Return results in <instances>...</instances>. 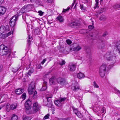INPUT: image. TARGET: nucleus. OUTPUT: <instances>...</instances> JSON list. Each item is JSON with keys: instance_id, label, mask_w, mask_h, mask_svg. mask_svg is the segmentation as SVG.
Listing matches in <instances>:
<instances>
[{"instance_id": "e433bc0d", "label": "nucleus", "mask_w": 120, "mask_h": 120, "mask_svg": "<svg viewBox=\"0 0 120 120\" xmlns=\"http://www.w3.org/2000/svg\"><path fill=\"white\" fill-rule=\"evenodd\" d=\"M93 85L94 87L98 88L99 87V86L95 81L93 82Z\"/></svg>"}, {"instance_id": "f704fd0d", "label": "nucleus", "mask_w": 120, "mask_h": 120, "mask_svg": "<svg viewBox=\"0 0 120 120\" xmlns=\"http://www.w3.org/2000/svg\"><path fill=\"white\" fill-rule=\"evenodd\" d=\"M21 97L23 99H25L26 97V94L25 93H23Z\"/></svg>"}, {"instance_id": "49530a36", "label": "nucleus", "mask_w": 120, "mask_h": 120, "mask_svg": "<svg viewBox=\"0 0 120 120\" xmlns=\"http://www.w3.org/2000/svg\"><path fill=\"white\" fill-rule=\"evenodd\" d=\"M37 92L35 90V91L34 92V94L33 95V97L35 98V97H36L37 96Z\"/></svg>"}, {"instance_id": "0e129e2a", "label": "nucleus", "mask_w": 120, "mask_h": 120, "mask_svg": "<svg viewBox=\"0 0 120 120\" xmlns=\"http://www.w3.org/2000/svg\"><path fill=\"white\" fill-rule=\"evenodd\" d=\"M3 106H0V110L1 109H2V108H3Z\"/></svg>"}, {"instance_id": "9b49d317", "label": "nucleus", "mask_w": 120, "mask_h": 120, "mask_svg": "<svg viewBox=\"0 0 120 120\" xmlns=\"http://www.w3.org/2000/svg\"><path fill=\"white\" fill-rule=\"evenodd\" d=\"M32 104L31 101L30 100H28L26 101L25 103V105L26 109H28L30 107Z\"/></svg>"}, {"instance_id": "cd10ccee", "label": "nucleus", "mask_w": 120, "mask_h": 120, "mask_svg": "<svg viewBox=\"0 0 120 120\" xmlns=\"http://www.w3.org/2000/svg\"><path fill=\"white\" fill-rule=\"evenodd\" d=\"M34 71V70L33 68H32L30 70H29L27 74L30 75Z\"/></svg>"}, {"instance_id": "4d7b16f0", "label": "nucleus", "mask_w": 120, "mask_h": 120, "mask_svg": "<svg viewBox=\"0 0 120 120\" xmlns=\"http://www.w3.org/2000/svg\"><path fill=\"white\" fill-rule=\"evenodd\" d=\"M67 11V10L66 9H64L63 11H62V13L65 12L66 11Z\"/></svg>"}, {"instance_id": "dca6fc26", "label": "nucleus", "mask_w": 120, "mask_h": 120, "mask_svg": "<svg viewBox=\"0 0 120 120\" xmlns=\"http://www.w3.org/2000/svg\"><path fill=\"white\" fill-rule=\"evenodd\" d=\"M106 66L105 64H103L100 67L99 70L105 72L106 69Z\"/></svg>"}, {"instance_id": "c756f323", "label": "nucleus", "mask_w": 120, "mask_h": 120, "mask_svg": "<svg viewBox=\"0 0 120 120\" xmlns=\"http://www.w3.org/2000/svg\"><path fill=\"white\" fill-rule=\"evenodd\" d=\"M18 118L17 116L14 114L12 116L11 118L12 120H17L18 119Z\"/></svg>"}, {"instance_id": "72a5a7b5", "label": "nucleus", "mask_w": 120, "mask_h": 120, "mask_svg": "<svg viewBox=\"0 0 120 120\" xmlns=\"http://www.w3.org/2000/svg\"><path fill=\"white\" fill-rule=\"evenodd\" d=\"M81 48L79 46H78L76 47H75L74 48V50H76L77 51H79L80 50Z\"/></svg>"}, {"instance_id": "8fccbe9b", "label": "nucleus", "mask_w": 120, "mask_h": 120, "mask_svg": "<svg viewBox=\"0 0 120 120\" xmlns=\"http://www.w3.org/2000/svg\"><path fill=\"white\" fill-rule=\"evenodd\" d=\"M46 59H43L42 61L41 62V64H43L46 61Z\"/></svg>"}, {"instance_id": "f3484780", "label": "nucleus", "mask_w": 120, "mask_h": 120, "mask_svg": "<svg viewBox=\"0 0 120 120\" xmlns=\"http://www.w3.org/2000/svg\"><path fill=\"white\" fill-rule=\"evenodd\" d=\"M23 90L21 88L17 89L15 90V92L18 94H21L23 92Z\"/></svg>"}, {"instance_id": "6e6d98bb", "label": "nucleus", "mask_w": 120, "mask_h": 120, "mask_svg": "<svg viewBox=\"0 0 120 120\" xmlns=\"http://www.w3.org/2000/svg\"><path fill=\"white\" fill-rule=\"evenodd\" d=\"M4 0H0V5H1L3 3Z\"/></svg>"}, {"instance_id": "864d4df0", "label": "nucleus", "mask_w": 120, "mask_h": 120, "mask_svg": "<svg viewBox=\"0 0 120 120\" xmlns=\"http://www.w3.org/2000/svg\"><path fill=\"white\" fill-rule=\"evenodd\" d=\"M103 10H104V9L103 8H101V10L100 11H99V13H102L103 12Z\"/></svg>"}, {"instance_id": "58836bf2", "label": "nucleus", "mask_w": 120, "mask_h": 120, "mask_svg": "<svg viewBox=\"0 0 120 120\" xmlns=\"http://www.w3.org/2000/svg\"><path fill=\"white\" fill-rule=\"evenodd\" d=\"M80 8L82 10H85L86 9L85 7L83 6V4H80Z\"/></svg>"}, {"instance_id": "e2e57ef3", "label": "nucleus", "mask_w": 120, "mask_h": 120, "mask_svg": "<svg viewBox=\"0 0 120 120\" xmlns=\"http://www.w3.org/2000/svg\"><path fill=\"white\" fill-rule=\"evenodd\" d=\"M62 120H69L68 119L64 118Z\"/></svg>"}, {"instance_id": "338daca9", "label": "nucleus", "mask_w": 120, "mask_h": 120, "mask_svg": "<svg viewBox=\"0 0 120 120\" xmlns=\"http://www.w3.org/2000/svg\"><path fill=\"white\" fill-rule=\"evenodd\" d=\"M70 9V8L69 7V8H68L66 9H67V10L68 11V10H69Z\"/></svg>"}, {"instance_id": "39448f33", "label": "nucleus", "mask_w": 120, "mask_h": 120, "mask_svg": "<svg viewBox=\"0 0 120 120\" xmlns=\"http://www.w3.org/2000/svg\"><path fill=\"white\" fill-rule=\"evenodd\" d=\"M17 17L16 16H13L11 19L10 21V26L12 27H14L16 25V22L17 19Z\"/></svg>"}, {"instance_id": "473e14b6", "label": "nucleus", "mask_w": 120, "mask_h": 120, "mask_svg": "<svg viewBox=\"0 0 120 120\" xmlns=\"http://www.w3.org/2000/svg\"><path fill=\"white\" fill-rule=\"evenodd\" d=\"M66 99V98H62L60 97L59 99L61 102L64 101Z\"/></svg>"}, {"instance_id": "2eb2a0df", "label": "nucleus", "mask_w": 120, "mask_h": 120, "mask_svg": "<svg viewBox=\"0 0 120 120\" xmlns=\"http://www.w3.org/2000/svg\"><path fill=\"white\" fill-rule=\"evenodd\" d=\"M72 89L74 91H77L80 89L79 86L78 84H77L74 86H72Z\"/></svg>"}, {"instance_id": "6e6552de", "label": "nucleus", "mask_w": 120, "mask_h": 120, "mask_svg": "<svg viewBox=\"0 0 120 120\" xmlns=\"http://www.w3.org/2000/svg\"><path fill=\"white\" fill-rule=\"evenodd\" d=\"M26 113L28 114H33L37 112L32 107H30L28 108V109H26Z\"/></svg>"}, {"instance_id": "4be33fe9", "label": "nucleus", "mask_w": 120, "mask_h": 120, "mask_svg": "<svg viewBox=\"0 0 120 120\" xmlns=\"http://www.w3.org/2000/svg\"><path fill=\"white\" fill-rule=\"evenodd\" d=\"M57 19L60 22H63L64 20L63 17L60 15H59Z\"/></svg>"}, {"instance_id": "b1692460", "label": "nucleus", "mask_w": 120, "mask_h": 120, "mask_svg": "<svg viewBox=\"0 0 120 120\" xmlns=\"http://www.w3.org/2000/svg\"><path fill=\"white\" fill-rule=\"evenodd\" d=\"M105 72L99 70V74L101 77H103L105 75Z\"/></svg>"}, {"instance_id": "09e8293b", "label": "nucleus", "mask_w": 120, "mask_h": 120, "mask_svg": "<svg viewBox=\"0 0 120 120\" xmlns=\"http://www.w3.org/2000/svg\"><path fill=\"white\" fill-rule=\"evenodd\" d=\"M107 34V32H105L103 34L102 36L103 37H105Z\"/></svg>"}, {"instance_id": "bf43d9fd", "label": "nucleus", "mask_w": 120, "mask_h": 120, "mask_svg": "<svg viewBox=\"0 0 120 120\" xmlns=\"http://www.w3.org/2000/svg\"><path fill=\"white\" fill-rule=\"evenodd\" d=\"M52 1V0H47V2L48 3H50V2Z\"/></svg>"}, {"instance_id": "f8f14e48", "label": "nucleus", "mask_w": 120, "mask_h": 120, "mask_svg": "<svg viewBox=\"0 0 120 120\" xmlns=\"http://www.w3.org/2000/svg\"><path fill=\"white\" fill-rule=\"evenodd\" d=\"M57 79L56 77H53L51 78L49 80L50 83L53 84H55L57 81Z\"/></svg>"}, {"instance_id": "a878e982", "label": "nucleus", "mask_w": 120, "mask_h": 120, "mask_svg": "<svg viewBox=\"0 0 120 120\" xmlns=\"http://www.w3.org/2000/svg\"><path fill=\"white\" fill-rule=\"evenodd\" d=\"M106 19V17L104 15H102L101 16L100 18V19L101 20L104 21Z\"/></svg>"}, {"instance_id": "69168bd1", "label": "nucleus", "mask_w": 120, "mask_h": 120, "mask_svg": "<svg viewBox=\"0 0 120 120\" xmlns=\"http://www.w3.org/2000/svg\"><path fill=\"white\" fill-rule=\"evenodd\" d=\"M117 91L118 92L119 94H120V91L119 90H117Z\"/></svg>"}, {"instance_id": "f03ea898", "label": "nucleus", "mask_w": 120, "mask_h": 120, "mask_svg": "<svg viewBox=\"0 0 120 120\" xmlns=\"http://www.w3.org/2000/svg\"><path fill=\"white\" fill-rule=\"evenodd\" d=\"M117 55L115 54L113 51H110L107 52L105 55V56L108 61H112L114 64L116 61V57Z\"/></svg>"}, {"instance_id": "13d9d810", "label": "nucleus", "mask_w": 120, "mask_h": 120, "mask_svg": "<svg viewBox=\"0 0 120 120\" xmlns=\"http://www.w3.org/2000/svg\"><path fill=\"white\" fill-rule=\"evenodd\" d=\"M46 82L45 81H44L43 82L44 86H46Z\"/></svg>"}, {"instance_id": "3c124183", "label": "nucleus", "mask_w": 120, "mask_h": 120, "mask_svg": "<svg viewBox=\"0 0 120 120\" xmlns=\"http://www.w3.org/2000/svg\"><path fill=\"white\" fill-rule=\"evenodd\" d=\"M41 67V66L40 64H38V66L37 67V68L38 69H40Z\"/></svg>"}, {"instance_id": "7c9ffc66", "label": "nucleus", "mask_w": 120, "mask_h": 120, "mask_svg": "<svg viewBox=\"0 0 120 120\" xmlns=\"http://www.w3.org/2000/svg\"><path fill=\"white\" fill-rule=\"evenodd\" d=\"M95 1L96 2V3L95 4V6L94 8L95 9L96 8L98 7V0H95Z\"/></svg>"}, {"instance_id": "f257e3e1", "label": "nucleus", "mask_w": 120, "mask_h": 120, "mask_svg": "<svg viewBox=\"0 0 120 120\" xmlns=\"http://www.w3.org/2000/svg\"><path fill=\"white\" fill-rule=\"evenodd\" d=\"M12 33L9 26L6 25L5 27L3 26H1L0 28V35H5L7 37L10 35Z\"/></svg>"}, {"instance_id": "c9c22d12", "label": "nucleus", "mask_w": 120, "mask_h": 120, "mask_svg": "<svg viewBox=\"0 0 120 120\" xmlns=\"http://www.w3.org/2000/svg\"><path fill=\"white\" fill-rule=\"evenodd\" d=\"M113 8L115 9H116L119 8H120V4L115 5L114 6Z\"/></svg>"}, {"instance_id": "9d476101", "label": "nucleus", "mask_w": 120, "mask_h": 120, "mask_svg": "<svg viewBox=\"0 0 120 120\" xmlns=\"http://www.w3.org/2000/svg\"><path fill=\"white\" fill-rule=\"evenodd\" d=\"M37 112L39 110V107L38 102H35L34 103L33 107H32Z\"/></svg>"}, {"instance_id": "a19ab883", "label": "nucleus", "mask_w": 120, "mask_h": 120, "mask_svg": "<svg viewBox=\"0 0 120 120\" xmlns=\"http://www.w3.org/2000/svg\"><path fill=\"white\" fill-rule=\"evenodd\" d=\"M65 63V62L64 60H62L61 62H60V64L61 65H63Z\"/></svg>"}, {"instance_id": "0eeeda50", "label": "nucleus", "mask_w": 120, "mask_h": 120, "mask_svg": "<svg viewBox=\"0 0 120 120\" xmlns=\"http://www.w3.org/2000/svg\"><path fill=\"white\" fill-rule=\"evenodd\" d=\"M57 82L62 86L65 85L67 82L64 78L61 77H59L57 79Z\"/></svg>"}, {"instance_id": "5701e85b", "label": "nucleus", "mask_w": 120, "mask_h": 120, "mask_svg": "<svg viewBox=\"0 0 120 120\" xmlns=\"http://www.w3.org/2000/svg\"><path fill=\"white\" fill-rule=\"evenodd\" d=\"M23 120H31V118L29 116H24L23 117Z\"/></svg>"}, {"instance_id": "ea45409f", "label": "nucleus", "mask_w": 120, "mask_h": 120, "mask_svg": "<svg viewBox=\"0 0 120 120\" xmlns=\"http://www.w3.org/2000/svg\"><path fill=\"white\" fill-rule=\"evenodd\" d=\"M50 115L49 114H48L46 115L44 117V119H47L49 117Z\"/></svg>"}, {"instance_id": "6ab92c4d", "label": "nucleus", "mask_w": 120, "mask_h": 120, "mask_svg": "<svg viewBox=\"0 0 120 120\" xmlns=\"http://www.w3.org/2000/svg\"><path fill=\"white\" fill-rule=\"evenodd\" d=\"M77 76L79 79L83 78L85 77V75L83 74L81 72H79L77 74Z\"/></svg>"}, {"instance_id": "c03bdc74", "label": "nucleus", "mask_w": 120, "mask_h": 120, "mask_svg": "<svg viewBox=\"0 0 120 120\" xmlns=\"http://www.w3.org/2000/svg\"><path fill=\"white\" fill-rule=\"evenodd\" d=\"M94 28V26L93 25H89L88 26V28L90 29H92Z\"/></svg>"}, {"instance_id": "393cba45", "label": "nucleus", "mask_w": 120, "mask_h": 120, "mask_svg": "<svg viewBox=\"0 0 120 120\" xmlns=\"http://www.w3.org/2000/svg\"><path fill=\"white\" fill-rule=\"evenodd\" d=\"M70 25L71 26H78L79 25V24L75 22H71Z\"/></svg>"}, {"instance_id": "423d86ee", "label": "nucleus", "mask_w": 120, "mask_h": 120, "mask_svg": "<svg viewBox=\"0 0 120 120\" xmlns=\"http://www.w3.org/2000/svg\"><path fill=\"white\" fill-rule=\"evenodd\" d=\"M52 96L51 95H50L49 96L48 95H47L46 97V98L47 99L48 103L46 104V105H47L49 107H51L52 106V101L51 98H52Z\"/></svg>"}, {"instance_id": "1a4fd4ad", "label": "nucleus", "mask_w": 120, "mask_h": 120, "mask_svg": "<svg viewBox=\"0 0 120 120\" xmlns=\"http://www.w3.org/2000/svg\"><path fill=\"white\" fill-rule=\"evenodd\" d=\"M113 45L114 49L119 51V53L120 55V41L116 42Z\"/></svg>"}, {"instance_id": "052dcab7", "label": "nucleus", "mask_w": 120, "mask_h": 120, "mask_svg": "<svg viewBox=\"0 0 120 120\" xmlns=\"http://www.w3.org/2000/svg\"><path fill=\"white\" fill-rule=\"evenodd\" d=\"M47 22H48V24H50L52 22H50L49 21H48Z\"/></svg>"}, {"instance_id": "603ef678", "label": "nucleus", "mask_w": 120, "mask_h": 120, "mask_svg": "<svg viewBox=\"0 0 120 120\" xmlns=\"http://www.w3.org/2000/svg\"><path fill=\"white\" fill-rule=\"evenodd\" d=\"M105 110V109L104 107H103L102 109H101V112L102 113H103L104 112Z\"/></svg>"}, {"instance_id": "de8ad7c7", "label": "nucleus", "mask_w": 120, "mask_h": 120, "mask_svg": "<svg viewBox=\"0 0 120 120\" xmlns=\"http://www.w3.org/2000/svg\"><path fill=\"white\" fill-rule=\"evenodd\" d=\"M101 48H102L105 46V44L104 43H101Z\"/></svg>"}, {"instance_id": "412c9836", "label": "nucleus", "mask_w": 120, "mask_h": 120, "mask_svg": "<svg viewBox=\"0 0 120 120\" xmlns=\"http://www.w3.org/2000/svg\"><path fill=\"white\" fill-rule=\"evenodd\" d=\"M32 41V39L30 38V35L28 36V39L27 40V45H28V47H29L31 44V43Z\"/></svg>"}, {"instance_id": "5fc2aeb1", "label": "nucleus", "mask_w": 120, "mask_h": 120, "mask_svg": "<svg viewBox=\"0 0 120 120\" xmlns=\"http://www.w3.org/2000/svg\"><path fill=\"white\" fill-rule=\"evenodd\" d=\"M76 0H74V2L73 3H72V4L71 5V8L74 6V5L75 4V1Z\"/></svg>"}, {"instance_id": "2f4dec72", "label": "nucleus", "mask_w": 120, "mask_h": 120, "mask_svg": "<svg viewBox=\"0 0 120 120\" xmlns=\"http://www.w3.org/2000/svg\"><path fill=\"white\" fill-rule=\"evenodd\" d=\"M77 112V113H76L75 114L79 118H81L82 117V115L81 113L79 111Z\"/></svg>"}, {"instance_id": "79ce46f5", "label": "nucleus", "mask_w": 120, "mask_h": 120, "mask_svg": "<svg viewBox=\"0 0 120 120\" xmlns=\"http://www.w3.org/2000/svg\"><path fill=\"white\" fill-rule=\"evenodd\" d=\"M67 43L68 45H70L72 43L71 41L69 39H68L66 40Z\"/></svg>"}, {"instance_id": "7ed1b4c3", "label": "nucleus", "mask_w": 120, "mask_h": 120, "mask_svg": "<svg viewBox=\"0 0 120 120\" xmlns=\"http://www.w3.org/2000/svg\"><path fill=\"white\" fill-rule=\"evenodd\" d=\"M11 52L10 50L8 47L4 45H0V54L2 56L8 54L9 56Z\"/></svg>"}, {"instance_id": "a211bd4d", "label": "nucleus", "mask_w": 120, "mask_h": 120, "mask_svg": "<svg viewBox=\"0 0 120 120\" xmlns=\"http://www.w3.org/2000/svg\"><path fill=\"white\" fill-rule=\"evenodd\" d=\"M54 102L55 104L58 106L60 107L61 105L62 104L59 100H55L54 101Z\"/></svg>"}, {"instance_id": "ddd939ff", "label": "nucleus", "mask_w": 120, "mask_h": 120, "mask_svg": "<svg viewBox=\"0 0 120 120\" xmlns=\"http://www.w3.org/2000/svg\"><path fill=\"white\" fill-rule=\"evenodd\" d=\"M6 11L5 8L4 7H0V16L4 15Z\"/></svg>"}, {"instance_id": "bb28decb", "label": "nucleus", "mask_w": 120, "mask_h": 120, "mask_svg": "<svg viewBox=\"0 0 120 120\" xmlns=\"http://www.w3.org/2000/svg\"><path fill=\"white\" fill-rule=\"evenodd\" d=\"M10 105L9 104H7L6 105V109L7 111L9 112L10 108Z\"/></svg>"}, {"instance_id": "774afa93", "label": "nucleus", "mask_w": 120, "mask_h": 120, "mask_svg": "<svg viewBox=\"0 0 120 120\" xmlns=\"http://www.w3.org/2000/svg\"><path fill=\"white\" fill-rule=\"evenodd\" d=\"M76 4H75V7H74V8H75V7H76Z\"/></svg>"}, {"instance_id": "c85d7f7f", "label": "nucleus", "mask_w": 120, "mask_h": 120, "mask_svg": "<svg viewBox=\"0 0 120 120\" xmlns=\"http://www.w3.org/2000/svg\"><path fill=\"white\" fill-rule=\"evenodd\" d=\"M72 108L73 110V112L75 114L77 113V112L79 111L78 109L77 108H76L74 107H72Z\"/></svg>"}, {"instance_id": "680f3d73", "label": "nucleus", "mask_w": 120, "mask_h": 120, "mask_svg": "<svg viewBox=\"0 0 120 120\" xmlns=\"http://www.w3.org/2000/svg\"><path fill=\"white\" fill-rule=\"evenodd\" d=\"M29 6H30V5H27V6L25 8V9H27V8L29 7Z\"/></svg>"}, {"instance_id": "a18cd8bd", "label": "nucleus", "mask_w": 120, "mask_h": 120, "mask_svg": "<svg viewBox=\"0 0 120 120\" xmlns=\"http://www.w3.org/2000/svg\"><path fill=\"white\" fill-rule=\"evenodd\" d=\"M3 67L2 64H0V71H2L3 70Z\"/></svg>"}, {"instance_id": "4c0bfd02", "label": "nucleus", "mask_w": 120, "mask_h": 120, "mask_svg": "<svg viewBox=\"0 0 120 120\" xmlns=\"http://www.w3.org/2000/svg\"><path fill=\"white\" fill-rule=\"evenodd\" d=\"M47 88L46 86H43L41 88V91H45L46 90Z\"/></svg>"}, {"instance_id": "4468645a", "label": "nucleus", "mask_w": 120, "mask_h": 120, "mask_svg": "<svg viewBox=\"0 0 120 120\" xmlns=\"http://www.w3.org/2000/svg\"><path fill=\"white\" fill-rule=\"evenodd\" d=\"M69 69L70 71H74L76 69V65L75 64H70L69 66Z\"/></svg>"}, {"instance_id": "aec40b11", "label": "nucleus", "mask_w": 120, "mask_h": 120, "mask_svg": "<svg viewBox=\"0 0 120 120\" xmlns=\"http://www.w3.org/2000/svg\"><path fill=\"white\" fill-rule=\"evenodd\" d=\"M17 106V103H14L12 104L10 106V109L12 110L15 109Z\"/></svg>"}, {"instance_id": "20e7f679", "label": "nucleus", "mask_w": 120, "mask_h": 120, "mask_svg": "<svg viewBox=\"0 0 120 120\" xmlns=\"http://www.w3.org/2000/svg\"><path fill=\"white\" fill-rule=\"evenodd\" d=\"M35 88V84L34 82H32L29 85L28 87V90L30 94H33Z\"/></svg>"}, {"instance_id": "37998d69", "label": "nucleus", "mask_w": 120, "mask_h": 120, "mask_svg": "<svg viewBox=\"0 0 120 120\" xmlns=\"http://www.w3.org/2000/svg\"><path fill=\"white\" fill-rule=\"evenodd\" d=\"M38 13L39 14V15L41 16H42V15H43V13H44L43 12H42L41 11H39L38 12Z\"/></svg>"}]
</instances>
